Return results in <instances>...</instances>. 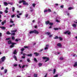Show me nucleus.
I'll return each instance as SVG.
<instances>
[{
    "label": "nucleus",
    "instance_id": "1",
    "mask_svg": "<svg viewBox=\"0 0 77 77\" xmlns=\"http://www.w3.org/2000/svg\"><path fill=\"white\" fill-rule=\"evenodd\" d=\"M34 33L35 34H39V32L36 30H34L33 31H30L29 33V34H32V33Z\"/></svg>",
    "mask_w": 77,
    "mask_h": 77
},
{
    "label": "nucleus",
    "instance_id": "2",
    "mask_svg": "<svg viewBox=\"0 0 77 77\" xmlns=\"http://www.w3.org/2000/svg\"><path fill=\"white\" fill-rule=\"evenodd\" d=\"M42 59H43V60H45V59H46V60H45V62H47V61H48V60H50V58H49L46 57H43Z\"/></svg>",
    "mask_w": 77,
    "mask_h": 77
},
{
    "label": "nucleus",
    "instance_id": "3",
    "mask_svg": "<svg viewBox=\"0 0 77 77\" xmlns=\"http://www.w3.org/2000/svg\"><path fill=\"white\" fill-rule=\"evenodd\" d=\"M64 33L65 35H66V34H68V35H70L71 34V32H70V31H69V30L66 31V32H64Z\"/></svg>",
    "mask_w": 77,
    "mask_h": 77
},
{
    "label": "nucleus",
    "instance_id": "4",
    "mask_svg": "<svg viewBox=\"0 0 77 77\" xmlns=\"http://www.w3.org/2000/svg\"><path fill=\"white\" fill-rule=\"evenodd\" d=\"M6 59V57L5 56H4L1 59L3 61H4L5 60V59Z\"/></svg>",
    "mask_w": 77,
    "mask_h": 77
},
{
    "label": "nucleus",
    "instance_id": "5",
    "mask_svg": "<svg viewBox=\"0 0 77 77\" xmlns=\"http://www.w3.org/2000/svg\"><path fill=\"white\" fill-rule=\"evenodd\" d=\"M34 54H35V56H39V54L37 52H34Z\"/></svg>",
    "mask_w": 77,
    "mask_h": 77
},
{
    "label": "nucleus",
    "instance_id": "6",
    "mask_svg": "<svg viewBox=\"0 0 77 77\" xmlns=\"http://www.w3.org/2000/svg\"><path fill=\"white\" fill-rule=\"evenodd\" d=\"M45 23L46 25H48L50 23V21L49 20H48L45 22Z\"/></svg>",
    "mask_w": 77,
    "mask_h": 77
},
{
    "label": "nucleus",
    "instance_id": "7",
    "mask_svg": "<svg viewBox=\"0 0 77 77\" xmlns=\"http://www.w3.org/2000/svg\"><path fill=\"white\" fill-rule=\"evenodd\" d=\"M6 23V20H4L3 22H2V26H3V25H4L5 24V23Z\"/></svg>",
    "mask_w": 77,
    "mask_h": 77
},
{
    "label": "nucleus",
    "instance_id": "8",
    "mask_svg": "<svg viewBox=\"0 0 77 77\" xmlns=\"http://www.w3.org/2000/svg\"><path fill=\"white\" fill-rule=\"evenodd\" d=\"M13 57L14 59L15 60H16V61H17V57H16V56L14 55L13 56Z\"/></svg>",
    "mask_w": 77,
    "mask_h": 77
},
{
    "label": "nucleus",
    "instance_id": "9",
    "mask_svg": "<svg viewBox=\"0 0 77 77\" xmlns=\"http://www.w3.org/2000/svg\"><path fill=\"white\" fill-rule=\"evenodd\" d=\"M0 28H1V29H2V30H5L6 29V27L3 26H1L0 27Z\"/></svg>",
    "mask_w": 77,
    "mask_h": 77
},
{
    "label": "nucleus",
    "instance_id": "10",
    "mask_svg": "<svg viewBox=\"0 0 77 77\" xmlns=\"http://www.w3.org/2000/svg\"><path fill=\"white\" fill-rule=\"evenodd\" d=\"M74 64L73 65L74 67H75V66H77V61L75 62L74 63Z\"/></svg>",
    "mask_w": 77,
    "mask_h": 77
},
{
    "label": "nucleus",
    "instance_id": "11",
    "mask_svg": "<svg viewBox=\"0 0 77 77\" xmlns=\"http://www.w3.org/2000/svg\"><path fill=\"white\" fill-rule=\"evenodd\" d=\"M12 43V41H11V40H10L9 41H8V44H11Z\"/></svg>",
    "mask_w": 77,
    "mask_h": 77
},
{
    "label": "nucleus",
    "instance_id": "12",
    "mask_svg": "<svg viewBox=\"0 0 77 77\" xmlns=\"http://www.w3.org/2000/svg\"><path fill=\"white\" fill-rule=\"evenodd\" d=\"M26 56H27L28 57H32V54H26Z\"/></svg>",
    "mask_w": 77,
    "mask_h": 77
},
{
    "label": "nucleus",
    "instance_id": "13",
    "mask_svg": "<svg viewBox=\"0 0 77 77\" xmlns=\"http://www.w3.org/2000/svg\"><path fill=\"white\" fill-rule=\"evenodd\" d=\"M57 46H58V47H62V45H61V44L60 43H58L57 44Z\"/></svg>",
    "mask_w": 77,
    "mask_h": 77
},
{
    "label": "nucleus",
    "instance_id": "14",
    "mask_svg": "<svg viewBox=\"0 0 77 77\" xmlns=\"http://www.w3.org/2000/svg\"><path fill=\"white\" fill-rule=\"evenodd\" d=\"M72 26H73V27L75 28V27H77V25L75 24H73L72 25Z\"/></svg>",
    "mask_w": 77,
    "mask_h": 77
},
{
    "label": "nucleus",
    "instance_id": "15",
    "mask_svg": "<svg viewBox=\"0 0 77 77\" xmlns=\"http://www.w3.org/2000/svg\"><path fill=\"white\" fill-rule=\"evenodd\" d=\"M17 50H15L14 51V52H13L14 54H17Z\"/></svg>",
    "mask_w": 77,
    "mask_h": 77
},
{
    "label": "nucleus",
    "instance_id": "16",
    "mask_svg": "<svg viewBox=\"0 0 77 77\" xmlns=\"http://www.w3.org/2000/svg\"><path fill=\"white\" fill-rule=\"evenodd\" d=\"M23 5H29V4L25 2V3H23Z\"/></svg>",
    "mask_w": 77,
    "mask_h": 77
},
{
    "label": "nucleus",
    "instance_id": "17",
    "mask_svg": "<svg viewBox=\"0 0 77 77\" xmlns=\"http://www.w3.org/2000/svg\"><path fill=\"white\" fill-rule=\"evenodd\" d=\"M17 32V29L12 30L11 31V32H12V33H13L14 32Z\"/></svg>",
    "mask_w": 77,
    "mask_h": 77
},
{
    "label": "nucleus",
    "instance_id": "18",
    "mask_svg": "<svg viewBox=\"0 0 77 77\" xmlns=\"http://www.w3.org/2000/svg\"><path fill=\"white\" fill-rule=\"evenodd\" d=\"M68 10H69V11H71V10H72V9H73V8L72 7H69L68 8Z\"/></svg>",
    "mask_w": 77,
    "mask_h": 77
},
{
    "label": "nucleus",
    "instance_id": "19",
    "mask_svg": "<svg viewBox=\"0 0 77 77\" xmlns=\"http://www.w3.org/2000/svg\"><path fill=\"white\" fill-rule=\"evenodd\" d=\"M10 22L11 23H14V21H12V19H10Z\"/></svg>",
    "mask_w": 77,
    "mask_h": 77
},
{
    "label": "nucleus",
    "instance_id": "20",
    "mask_svg": "<svg viewBox=\"0 0 77 77\" xmlns=\"http://www.w3.org/2000/svg\"><path fill=\"white\" fill-rule=\"evenodd\" d=\"M4 3L5 5V6H8V3L6 2H4Z\"/></svg>",
    "mask_w": 77,
    "mask_h": 77
},
{
    "label": "nucleus",
    "instance_id": "21",
    "mask_svg": "<svg viewBox=\"0 0 77 77\" xmlns=\"http://www.w3.org/2000/svg\"><path fill=\"white\" fill-rule=\"evenodd\" d=\"M38 66H42V63H38Z\"/></svg>",
    "mask_w": 77,
    "mask_h": 77
},
{
    "label": "nucleus",
    "instance_id": "22",
    "mask_svg": "<svg viewBox=\"0 0 77 77\" xmlns=\"http://www.w3.org/2000/svg\"><path fill=\"white\" fill-rule=\"evenodd\" d=\"M34 60L35 62H38V60H37L35 58H34Z\"/></svg>",
    "mask_w": 77,
    "mask_h": 77
},
{
    "label": "nucleus",
    "instance_id": "23",
    "mask_svg": "<svg viewBox=\"0 0 77 77\" xmlns=\"http://www.w3.org/2000/svg\"><path fill=\"white\" fill-rule=\"evenodd\" d=\"M54 39H59V37H58V36H56L54 38Z\"/></svg>",
    "mask_w": 77,
    "mask_h": 77
},
{
    "label": "nucleus",
    "instance_id": "24",
    "mask_svg": "<svg viewBox=\"0 0 77 77\" xmlns=\"http://www.w3.org/2000/svg\"><path fill=\"white\" fill-rule=\"evenodd\" d=\"M49 25H50V26H53V23L49 22Z\"/></svg>",
    "mask_w": 77,
    "mask_h": 77
},
{
    "label": "nucleus",
    "instance_id": "25",
    "mask_svg": "<svg viewBox=\"0 0 77 77\" xmlns=\"http://www.w3.org/2000/svg\"><path fill=\"white\" fill-rule=\"evenodd\" d=\"M11 44L13 45H14L17 44V43L14 42H11Z\"/></svg>",
    "mask_w": 77,
    "mask_h": 77
},
{
    "label": "nucleus",
    "instance_id": "26",
    "mask_svg": "<svg viewBox=\"0 0 77 77\" xmlns=\"http://www.w3.org/2000/svg\"><path fill=\"white\" fill-rule=\"evenodd\" d=\"M11 33L9 32V31H7V35H11Z\"/></svg>",
    "mask_w": 77,
    "mask_h": 77
},
{
    "label": "nucleus",
    "instance_id": "27",
    "mask_svg": "<svg viewBox=\"0 0 77 77\" xmlns=\"http://www.w3.org/2000/svg\"><path fill=\"white\" fill-rule=\"evenodd\" d=\"M46 34H47V35H50V34H51V33H50V32H46Z\"/></svg>",
    "mask_w": 77,
    "mask_h": 77
},
{
    "label": "nucleus",
    "instance_id": "28",
    "mask_svg": "<svg viewBox=\"0 0 77 77\" xmlns=\"http://www.w3.org/2000/svg\"><path fill=\"white\" fill-rule=\"evenodd\" d=\"M60 60H63V57H60Z\"/></svg>",
    "mask_w": 77,
    "mask_h": 77
},
{
    "label": "nucleus",
    "instance_id": "29",
    "mask_svg": "<svg viewBox=\"0 0 77 77\" xmlns=\"http://www.w3.org/2000/svg\"><path fill=\"white\" fill-rule=\"evenodd\" d=\"M12 11L13 12H14V11H15V8L13 7V8H12Z\"/></svg>",
    "mask_w": 77,
    "mask_h": 77
},
{
    "label": "nucleus",
    "instance_id": "30",
    "mask_svg": "<svg viewBox=\"0 0 77 77\" xmlns=\"http://www.w3.org/2000/svg\"><path fill=\"white\" fill-rule=\"evenodd\" d=\"M55 72H56V69H54V72L53 73V74H55Z\"/></svg>",
    "mask_w": 77,
    "mask_h": 77
},
{
    "label": "nucleus",
    "instance_id": "31",
    "mask_svg": "<svg viewBox=\"0 0 77 77\" xmlns=\"http://www.w3.org/2000/svg\"><path fill=\"white\" fill-rule=\"evenodd\" d=\"M27 61L28 62H30V60L29 58H28L27 59Z\"/></svg>",
    "mask_w": 77,
    "mask_h": 77
},
{
    "label": "nucleus",
    "instance_id": "32",
    "mask_svg": "<svg viewBox=\"0 0 77 77\" xmlns=\"http://www.w3.org/2000/svg\"><path fill=\"white\" fill-rule=\"evenodd\" d=\"M10 38H7L6 39V41H8V40H10Z\"/></svg>",
    "mask_w": 77,
    "mask_h": 77
},
{
    "label": "nucleus",
    "instance_id": "33",
    "mask_svg": "<svg viewBox=\"0 0 77 77\" xmlns=\"http://www.w3.org/2000/svg\"><path fill=\"white\" fill-rule=\"evenodd\" d=\"M5 71V73H6L7 72V71H8V70L7 69H5L4 70Z\"/></svg>",
    "mask_w": 77,
    "mask_h": 77
},
{
    "label": "nucleus",
    "instance_id": "34",
    "mask_svg": "<svg viewBox=\"0 0 77 77\" xmlns=\"http://www.w3.org/2000/svg\"><path fill=\"white\" fill-rule=\"evenodd\" d=\"M8 4H9V5H13V3H11V2H9L8 3Z\"/></svg>",
    "mask_w": 77,
    "mask_h": 77
},
{
    "label": "nucleus",
    "instance_id": "35",
    "mask_svg": "<svg viewBox=\"0 0 77 77\" xmlns=\"http://www.w3.org/2000/svg\"><path fill=\"white\" fill-rule=\"evenodd\" d=\"M54 29L55 30H59V28H54Z\"/></svg>",
    "mask_w": 77,
    "mask_h": 77
},
{
    "label": "nucleus",
    "instance_id": "36",
    "mask_svg": "<svg viewBox=\"0 0 77 77\" xmlns=\"http://www.w3.org/2000/svg\"><path fill=\"white\" fill-rule=\"evenodd\" d=\"M11 39H12L13 40H15V37L13 36L11 37Z\"/></svg>",
    "mask_w": 77,
    "mask_h": 77
},
{
    "label": "nucleus",
    "instance_id": "37",
    "mask_svg": "<svg viewBox=\"0 0 77 77\" xmlns=\"http://www.w3.org/2000/svg\"><path fill=\"white\" fill-rule=\"evenodd\" d=\"M34 77H37V74H35L34 75Z\"/></svg>",
    "mask_w": 77,
    "mask_h": 77
},
{
    "label": "nucleus",
    "instance_id": "38",
    "mask_svg": "<svg viewBox=\"0 0 77 77\" xmlns=\"http://www.w3.org/2000/svg\"><path fill=\"white\" fill-rule=\"evenodd\" d=\"M24 50H25V48H22V49H21V51H24Z\"/></svg>",
    "mask_w": 77,
    "mask_h": 77
},
{
    "label": "nucleus",
    "instance_id": "39",
    "mask_svg": "<svg viewBox=\"0 0 77 77\" xmlns=\"http://www.w3.org/2000/svg\"><path fill=\"white\" fill-rule=\"evenodd\" d=\"M59 39H60V41H62V38H61V37H59Z\"/></svg>",
    "mask_w": 77,
    "mask_h": 77
},
{
    "label": "nucleus",
    "instance_id": "40",
    "mask_svg": "<svg viewBox=\"0 0 77 77\" xmlns=\"http://www.w3.org/2000/svg\"><path fill=\"white\" fill-rule=\"evenodd\" d=\"M32 6L34 8H35V6H36V4H33Z\"/></svg>",
    "mask_w": 77,
    "mask_h": 77
},
{
    "label": "nucleus",
    "instance_id": "41",
    "mask_svg": "<svg viewBox=\"0 0 77 77\" xmlns=\"http://www.w3.org/2000/svg\"><path fill=\"white\" fill-rule=\"evenodd\" d=\"M48 12V10L47 9H46L44 11V12Z\"/></svg>",
    "mask_w": 77,
    "mask_h": 77
},
{
    "label": "nucleus",
    "instance_id": "42",
    "mask_svg": "<svg viewBox=\"0 0 77 77\" xmlns=\"http://www.w3.org/2000/svg\"><path fill=\"white\" fill-rule=\"evenodd\" d=\"M11 35H13V36H14L15 35V33H12L11 34Z\"/></svg>",
    "mask_w": 77,
    "mask_h": 77
},
{
    "label": "nucleus",
    "instance_id": "43",
    "mask_svg": "<svg viewBox=\"0 0 77 77\" xmlns=\"http://www.w3.org/2000/svg\"><path fill=\"white\" fill-rule=\"evenodd\" d=\"M5 12L6 14H7V13H8V11L5 10Z\"/></svg>",
    "mask_w": 77,
    "mask_h": 77
},
{
    "label": "nucleus",
    "instance_id": "44",
    "mask_svg": "<svg viewBox=\"0 0 77 77\" xmlns=\"http://www.w3.org/2000/svg\"><path fill=\"white\" fill-rule=\"evenodd\" d=\"M22 59H25L26 58V57L24 56H23L22 57Z\"/></svg>",
    "mask_w": 77,
    "mask_h": 77
},
{
    "label": "nucleus",
    "instance_id": "45",
    "mask_svg": "<svg viewBox=\"0 0 77 77\" xmlns=\"http://www.w3.org/2000/svg\"><path fill=\"white\" fill-rule=\"evenodd\" d=\"M24 48H29V47L27 46H25L24 47Z\"/></svg>",
    "mask_w": 77,
    "mask_h": 77
},
{
    "label": "nucleus",
    "instance_id": "46",
    "mask_svg": "<svg viewBox=\"0 0 77 77\" xmlns=\"http://www.w3.org/2000/svg\"><path fill=\"white\" fill-rule=\"evenodd\" d=\"M22 3H26V2L24 0H22Z\"/></svg>",
    "mask_w": 77,
    "mask_h": 77
},
{
    "label": "nucleus",
    "instance_id": "47",
    "mask_svg": "<svg viewBox=\"0 0 77 77\" xmlns=\"http://www.w3.org/2000/svg\"><path fill=\"white\" fill-rule=\"evenodd\" d=\"M11 17V18H13V17H15V15L13 14V15H12Z\"/></svg>",
    "mask_w": 77,
    "mask_h": 77
},
{
    "label": "nucleus",
    "instance_id": "48",
    "mask_svg": "<svg viewBox=\"0 0 77 77\" xmlns=\"http://www.w3.org/2000/svg\"><path fill=\"white\" fill-rule=\"evenodd\" d=\"M18 66V64H14V66Z\"/></svg>",
    "mask_w": 77,
    "mask_h": 77
},
{
    "label": "nucleus",
    "instance_id": "49",
    "mask_svg": "<svg viewBox=\"0 0 77 77\" xmlns=\"http://www.w3.org/2000/svg\"><path fill=\"white\" fill-rule=\"evenodd\" d=\"M48 12H51V10L50 9H48Z\"/></svg>",
    "mask_w": 77,
    "mask_h": 77
},
{
    "label": "nucleus",
    "instance_id": "50",
    "mask_svg": "<svg viewBox=\"0 0 77 77\" xmlns=\"http://www.w3.org/2000/svg\"><path fill=\"white\" fill-rule=\"evenodd\" d=\"M58 77V75L56 74L54 76V77Z\"/></svg>",
    "mask_w": 77,
    "mask_h": 77
},
{
    "label": "nucleus",
    "instance_id": "51",
    "mask_svg": "<svg viewBox=\"0 0 77 77\" xmlns=\"http://www.w3.org/2000/svg\"><path fill=\"white\" fill-rule=\"evenodd\" d=\"M56 21L57 22V23H60V22L59 21V20H56Z\"/></svg>",
    "mask_w": 77,
    "mask_h": 77
},
{
    "label": "nucleus",
    "instance_id": "52",
    "mask_svg": "<svg viewBox=\"0 0 77 77\" xmlns=\"http://www.w3.org/2000/svg\"><path fill=\"white\" fill-rule=\"evenodd\" d=\"M26 54H25L24 53L23 54V56H26Z\"/></svg>",
    "mask_w": 77,
    "mask_h": 77
},
{
    "label": "nucleus",
    "instance_id": "53",
    "mask_svg": "<svg viewBox=\"0 0 77 77\" xmlns=\"http://www.w3.org/2000/svg\"><path fill=\"white\" fill-rule=\"evenodd\" d=\"M17 17L18 18H20V16H19L18 15V14H17Z\"/></svg>",
    "mask_w": 77,
    "mask_h": 77
},
{
    "label": "nucleus",
    "instance_id": "54",
    "mask_svg": "<svg viewBox=\"0 0 77 77\" xmlns=\"http://www.w3.org/2000/svg\"><path fill=\"white\" fill-rule=\"evenodd\" d=\"M47 49H48V48L47 47H46L45 48V50H47Z\"/></svg>",
    "mask_w": 77,
    "mask_h": 77
},
{
    "label": "nucleus",
    "instance_id": "55",
    "mask_svg": "<svg viewBox=\"0 0 77 77\" xmlns=\"http://www.w3.org/2000/svg\"><path fill=\"white\" fill-rule=\"evenodd\" d=\"M25 67V65H23V66H22V68H24Z\"/></svg>",
    "mask_w": 77,
    "mask_h": 77
},
{
    "label": "nucleus",
    "instance_id": "56",
    "mask_svg": "<svg viewBox=\"0 0 77 77\" xmlns=\"http://www.w3.org/2000/svg\"><path fill=\"white\" fill-rule=\"evenodd\" d=\"M63 5H61L60 6V7L61 8H63Z\"/></svg>",
    "mask_w": 77,
    "mask_h": 77
},
{
    "label": "nucleus",
    "instance_id": "57",
    "mask_svg": "<svg viewBox=\"0 0 77 77\" xmlns=\"http://www.w3.org/2000/svg\"><path fill=\"white\" fill-rule=\"evenodd\" d=\"M47 75H48V74L46 73V74L45 76V77H47Z\"/></svg>",
    "mask_w": 77,
    "mask_h": 77
},
{
    "label": "nucleus",
    "instance_id": "58",
    "mask_svg": "<svg viewBox=\"0 0 77 77\" xmlns=\"http://www.w3.org/2000/svg\"><path fill=\"white\" fill-rule=\"evenodd\" d=\"M14 47V45H11L10 47Z\"/></svg>",
    "mask_w": 77,
    "mask_h": 77
},
{
    "label": "nucleus",
    "instance_id": "59",
    "mask_svg": "<svg viewBox=\"0 0 77 77\" xmlns=\"http://www.w3.org/2000/svg\"><path fill=\"white\" fill-rule=\"evenodd\" d=\"M3 62L4 61H2V60L0 61V63H2V62Z\"/></svg>",
    "mask_w": 77,
    "mask_h": 77
},
{
    "label": "nucleus",
    "instance_id": "60",
    "mask_svg": "<svg viewBox=\"0 0 77 77\" xmlns=\"http://www.w3.org/2000/svg\"><path fill=\"white\" fill-rule=\"evenodd\" d=\"M4 69V67H2L1 69V70H3V69Z\"/></svg>",
    "mask_w": 77,
    "mask_h": 77
},
{
    "label": "nucleus",
    "instance_id": "61",
    "mask_svg": "<svg viewBox=\"0 0 77 77\" xmlns=\"http://www.w3.org/2000/svg\"><path fill=\"white\" fill-rule=\"evenodd\" d=\"M15 41H16V42H18V40L17 39H15Z\"/></svg>",
    "mask_w": 77,
    "mask_h": 77
},
{
    "label": "nucleus",
    "instance_id": "62",
    "mask_svg": "<svg viewBox=\"0 0 77 77\" xmlns=\"http://www.w3.org/2000/svg\"><path fill=\"white\" fill-rule=\"evenodd\" d=\"M2 33H0V37H2Z\"/></svg>",
    "mask_w": 77,
    "mask_h": 77
},
{
    "label": "nucleus",
    "instance_id": "63",
    "mask_svg": "<svg viewBox=\"0 0 77 77\" xmlns=\"http://www.w3.org/2000/svg\"><path fill=\"white\" fill-rule=\"evenodd\" d=\"M49 46V45L48 44L46 45V47H48Z\"/></svg>",
    "mask_w": 77,
    "mask_h": 77
},
{
    "label": "nucleus",
    "instance_id": "64",
    "mask_svg": "<svg viewBox=\"0 0 77 77\" xmlns=\"http://www.w3.org/2000/svg\"><path fill=\"white\" fill-rule=\"evenodd\" d=\"M27 17H28V14H26V18H27Z\"/></svg>",
    "mask_w": 77,
    "mask_h": 77
}]
</instances>
